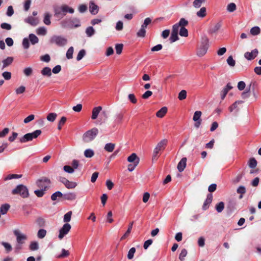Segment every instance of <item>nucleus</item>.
I'll list each match as a JSON object with an SVG mask.
<instances>
[{
  "label": "nucleus",
  "instance_id": "c03bdc74",
  "mask_svg": "<svg viewBox=\"0 0 261 261\" xmlns=\"http://www.w3.org/2000/svg\"><path fill=\"white\" fill-rule=\"evenodd\" d=\"M57 117V115L55 113H50L47 116L46 119L50 122H54Z\"/></svg>",
  "mask_w": 261,
  "mask_h": 261
},
{
  "label": "nucleus",
  "instance_id": "37998d69",
  "mask_svg": "<svg viewBox=\"0 0 261 261\" xmlns=\"http://www.w3.org/2000/svg\"><path fill=\"white\" fill-rule=\"evenodd\" d=\"M86 33L88 37H90L95 34V30L92 27H89L86 30Z\"/></svg>",
  "mask_w": 261,
  "mask_h": 261
},
{
  "label": "nucleus",
  "instance_id": "f257e3e1",
  "mask_svg": "<svg viewBox=\"0 0 261 261\" xmlns=\"http://www.w3.org/2000/svg\"><path fill=\"white\" fill-rule=\"evenodd\" d=\"M74 12V9L66 5H63L61 7H57L54 9L55 16L59 19L63 18L66 15L67 13L68 12L70 14H73Z\"/></svg>",
  "mask_w": 261,
  "mask_h": 261
},
{
  "label": "nucleus",
  "instance_id": "bb28decb",
  "mask_svg": "<svg viewBox=\"0 0 261 261\" xmlns=\"http://www.w3.org/2000/svg\"><path fill=\"white\" fill-rule=\"evenodd\" d=\"M41 73L44 76L50 77L51 75V70L49 67H45L41 70Z\"/></svg>",
  "mask_w": 261,
  "mask_h": 261
},
{
  "label": "nucleus",
  "instance_id": "6e6d98bb",
  "mask_svg": "<svg viewBox=\"0 0 261 261\" xmlns=\"http://www.w3.org/2000/svg\"><path fill=\"white\" fill-rule=\"evenodd\" d=\"M187 97V91L185 90H182L178 94V98L180 100H182Z\"/></svg>",
  "mask_w": 261,
  "mask_h": 261
},
{
  "label": "nucleus",
  "instance_id": "72a5a7b5",
  "mask_svg": "<svg viewBox=\"0 0 261 261\" xmlns=\"http://www.w3.org/2000/svg\"><path fill=\"white\" fill-rule=\"evenodd\" d=\"M1 244L4 247L7 253H9L12 250V247L10 243L5 242H2Z\"/></svg>",
  "mask_w": 261,
  "mask_h": 261
},
{
  "label": "nucleus",
  "instance_id": "338daca9",
  "mask_svg": "<svg viewBox=\"0 0 261 261\" xmlns=\"http://www.w3.org/2000/svg\"><path fill=\"white\" fill-rule=\"evenodd\" d=\"M123 45L122 44H116L115 46V49L116 53L118 55L121 54L123 49Z\"/></svg>",
  "mask_w": 261,
  "mask_h": 261
},
{
  "label": "nucleus",
  "instance_id": "b1692460",
  "mask_svg": "<svg viewBox=\"0 0 261 261\" xmlns=\"http://www.w3.org/2000/svg\"><path fill=\"white\" fill-rule=\"evenodd\" d=\"M188 24V21L186 20L184 18H182L180 19L179 21L174 24L173 26L175 27L176 26L177 29L179 30V27H185V26H187Z\"/></svg>",
  "mask_w": 261,
  "mask_h": 261
},
{
  "label": "nucleus",
  "instance_id": "20e7f679",
  "mask_svg": "<svg viewBox=\"0 0 261 261\" xmlns=\"http://www.w3.org/2000/svg\"><path fill=\"white\" fill-rule=\"evenodd\" d=\"M42 132L40 129H37L33 133H27L19 138V142L22 143L31 141L33 139L37 138L41 134Z\"/></svg>",
  "mask_w": 261,
  "mask_h": 261
},
{
  "label": "nucleus",
  "instance_id": "7c9ffc66",
  "mask_svg": "<svg viewBox=\"0 0 261 261\" xmlns=\"http://www.w3.org/2000/svg\"><path fill=\"white\" fill-rule=\"evenodd\" d=\"M206 15V9L205 7H202L197 12L196 15L200 18L204 17Z\"/></svg>",
  "mask_w": 261,
  "mask_h": 261
},
{
  "label": "nucleus",
  "instance_id": "4d7b16f0",
  "mask_svg": "<svg viewBox=\"0 0 261 261\" xmlns=\"http://www.w3.org/2000/svg\"><path fill=\"white\" fill-rule=\"evenodd\" d=\"M179 34L182 37H187L188 36V30L185 27H181Z\"/></svg>",
  "mask_w": 261,
  "mask_h": 261
},
{
  "label": "nucleus",
  "instance_id": "774afa93",
  "mask_svg": "<svg viewBox=\"0 0 261 261\" xmlns=\"http://www.w3.org/2000/svg\"><path fill=\"white\" fill-rule=\"evenodd\" d=\"M25 91V87L24 86H21L15 90L16 94H20L23 93Z\"/></svg>",
  "mask_w": 261,
  "mask_h": 261
},
{
  "label": "nucleus",
  "instance_id": "39448f33",
  "mask_svg": "<svg viewBox=\"0 0 261 261\" xmlns=\"http://www.w3.org/2000/svg\"><path fill=\"white\" fill-rule=\"evenodd\" d=\"M98 133V129L94 127L85 132L83 135V140L85 142H89L94 140Z\"/></svg>",
  "mask_w": 261,
  "mask_h": 261
},
{
  "label": "nucleus",
  "instance_id": "6e6552de",
  "mask_svg": "<svg viewBox=\"0 0 261 261\" xmlns=\"http://www.w3.org/2000/svg\"><path fill=\"white\" fill-rule=\"evenodd\" d=\"M29 40L32 45H35L38 43V38L34 34H30L29 35V38H24L22 40V46L25 49H28L30 47Z\"/></svg>",
  "mask_w": 261,
  "mask_h": 261
},
{
  "label": "nucleus",
  "instance_id": "a878e982",
  "mask_svg": "<svg viewBox=\"0 0 261 261\" xmlns=\"http://www.w3.org/2000/svg\"><path fill=\"white\" fill-rule=\"evenodd\" d=\"M168 140L167 139H164L159 142L156 147L160 150H162L165 148L167 144Z\"/></svg>",
  "mask_w": 261,
  "mask_h": 261
},
{
  "label": "nucleus",
  "instance_id": "ddd939ff",
  "mask_svg": "<svg viewBox=\"0 0 261 261\" xmlns=\"http://www.w3.org/2000/svg\"><path fill=\"white\" fill-rule=\"evenodd\" d=\"M258 54V50L257 48L252 50L250 52L247 51L244 54V58L248 61L254 59Z\"/></svg>",
  "mask_w": 261,
  "mask_h": 261
},
{
  "label": "nucleus",
  "instance_id": "412c9836",
  "mask_svg": "<svg viewBox=\"0 0 261 261\" xmlns=\"http://www.w3.org/2000/svg\"><path fill=\"white\" fill-rule=\"evenodd\" d=\"M101 110L102 107L100 106L94 107L92 110L91 119L93 120L96 119Z\"/></svg>",
  "mask_w": 261,
  "mask_h": 261
},
{
  "label": "nucleus",
  "instance_id": "3c124183",
  "mask_svg": "<svg viewBox=\"0 0 261 261\" xmlns=\"http://www.w3.org/2000/svg\"><path fill=\"white\" fill-rule=\"evenodd\" d=\"M243 101L241 100H238L235 101L232 105H231L229 108V110L230 112H232L234 110L237 108L238 104L242 103Z\"/></svg>",
  "mask_w": 261,
  "mask_h": 261
},
{
  "label": "nucleus",
  "instance_id": "c9c22d12",
  "mask_svg": "<svg viewBox=\"0 0 261 261\" xmlns=\"http://www.w3.org/2000/svg\"><path fill=\"white\" fill-rule=\"evenodd\" d=\"M36 32L38 35L45 36L47 34V30L44 27L38 28Z\"/></svg>",
  "mask_w": 261,
  "mask_h": 261
},
{
  "label": "nucleus",
  "instance_id": "5701e85b",
  "mask_svg": "<svg viewBox=\"0 0 261 261\" xmlns=\"http://www.w3.org/2000/svg\"><path fill=\"white\" fill-rule=\"evenodd\" d=\"M13 58L12 57H8L6 59H4L2 61L3 66L2 69L6 68L7 67L10 66L13 61Z\"/></svg>",
  "mask_w": 261,
  "mask_h": 261
},
{
  "label": "nucleus",
  "instance_id": "e433bc0d",
  "mask_svg": "<svg viewBox=\"0 0 261 261\" xmlns=\"http://www.w3.org/2000/svg\"><path fill=\"white\" fill-rule=\"evenodd\" d=\"M133 223H134V222H132L131 223H130L129 226H128V227L127 228V230H126V231L125 232V233L124 234V235L121 237V240H124L126 237H127L128 236V235L129 234L131 230H132V227H133Z\"/></svg>",
  "mask_w": 261,
  "mask_h": 261
},
{
  "label": "nucleus",
  "instance_id": "680f3d73",
  "mask_svg": "<svg viewBox=\"0 0 261 261\" xmlns=\"http://www.w3.org/2000/svg\"><path fill=\"white\" fill-rule=\"evenodd\" d=\"M23 73L27 76H30L33 73V69L31 67H27L23 69Z\"/></svg>",
  "mask_w": 261,
  "mask_h": 261
},
{
  "label": "nucleus",
  "instance_id": "dca6fc26",
  "mask_svg": "<svg viewBox=\"0 0 261 261\" xmlns=\"http://www.w3.org/2000/svg\"><path fill=\"white\" fill-rule=\"evenodd\" d=\"M213 195L211 193H209L207 195L206 199L204 201L202 205V209L204 211L206 210L208 208L210 204L212 203L213 200Z\"/></svg>",
  "mask_w": 261,
  "mask_h": 261
},
{
  "label": "nucleus",
  "instance_id": "aec40b11",
  "mask_svg": "<svg viewBox=\"0 0 261 261\" xmlns=\"http://www.w3.org/2000/svg\"><path fill=\"white\" fill-rule=\"evenodd\" d=\"M99 7L97 5L95 4L93 2H90L89 4V11L93 15H96L98 13Z\"/></svg>",
  "mask_w": 261,
  "mask_h": 261
},
{
  "label": "nucleus",
  "instance_id": "69168bd1",
  "mask_svg": "<svg viewBox=\"0 0 261 261\" xmlns=\"http://www.w3.org/2000/svg\"><path fill=\"white\" fill-rule=\"evenodd\" d=\"M227 64L231 67H233L235 66L236 61L233 60L232 57L230 56L227 59Z\"/></svg>",
  "mask_w": 261,
  "mask_h": 261
},
{
  "label": "nucleus",
  "instance_id": "f8f14e48",
  "mask_svg": "<svg viewBox=\"0 0 261 261\" xmlns=\"http://www.w3.org/2000/svg\"><path fill=\"white\" fill-rule=\"evenodd\" d=\"M58 180L63 183L67 189H73L77 186L76 182L70 181L64 177H59Z\"/></svg>",
  "mask_w": 261,
  "mask_h": 261
},
{
  "label": "nucleus",
  "instance_id": "c756f323",
  "mask_svg": "<svg viewBox=\"0 0 261 261\" xmlns=\"http://www.w3.org/2000/svg\"><path fill=\"white\" fill-rule=\"evenodd\" d=\"M63 198L68 200H73L76 198V194L74 193H68L63 194Z\"/></svg>",
  "mask_w": 261,
  "mask_h": 261
},
{
  "label": "nucleus",
  "instance_id": "5fc2aeb1",
  "mask_svg": "<svg viewBox=\"0 0 261 261\" xmlns=\"http://www.w3.org/2000/svg\"><path fill=\"white\" fill-rule=\"evenodd\" d=\"M187 255V250L184 248L181 250V252L179 255V259L181 261H184L185 260V257Z\"/></svg>",
  "mask_w": 261,
  "mask_h": 261
},
{
  "label": "nucleus",
  "instance_id": "13d9d810",
  "mask_svg": "<svg viewBox=\"0 0 261 261\" xmlns=\"http://www.w3.org/2000/svg\"><path fill=\"white\" fill-rule=\"evenodd\" d=\"M236 205V202L234 200H230L227 204V208L230 210H232L235 208Z\"/></svg>",
  "mask_w": 261,
  "mask_h": 261
},
{
  "label": "nucleus",
  "instance_id": "0e129e2a",
  "mask_svg": "<svg viewBox=\"0 0 261 261\" xmlns=\"http://www.w3.org/2000/svg\"><path fill=\"white\" fill-rule=\"evenodd\" d=\"M146 34L145 29L141 27L140 29L137 33V35L139 37H144Z\"/></svg>",
  "mask_w": 261,
  "mask_h": 261
},
{
  "label": "nucleus",
  "instance_id": "7ed1b4c3",
  "mask_svg": "<svg viewBox=\"0 0 261 261\" xmlns=\"http://www.w3.org/2000/svg\"><path fill=\"white\" fill-rule=\"evenodd\" d=\"M50 44H56L58 46L63 47L67 44V40L65 37L60 35H53L49 39Z\"/></svg>",
  "mask_w": 261,
  "mask_h": 261
},
{
  "label": "nucleus",
  "instance_id": "2eb2a0df",
  "mask_svg": "<svg viewBox=\"0 0 261 261\" xmlns=\"http://www.w3.org/2000/svg\"><path fill=\"white\" fill-rule=\"evenodd\" d=\"M178 29H177L176 26L172 27V30L171 32V36L169 38L170 42L173 43L178 40L179 38L178 36Z\"/></svg>",
  "mask_w": 261,
  "mask_h": 261
},
{
  "label": "nucleus",
  "instance_id": "8fccbe9b",
  "mask_svg": "<svg viewBox=\"0 0 261 261\" xmlns=\"http://www.w3.org/2000/svg\"><path fill=\"white\" fill-rule=\"evenodd\" d=\"M69 255V252L68 250H65V249H62V253L57 256V258H62L66 257H67Z\"/></svg>",
  "mask_w": 261,
  "mask_h": 261
},
{
  "label": "nucleus",
  "instance_id": "423d86ee",
  "mask_svg": "<svg viewBox=\"0 0 261 261\" xmlns=\"http://www.w3.org/2000/svg\"><path fill=\"white\" fill-rule=\"evenodd\" d=\"M208 39L205 37L202 38L200 46L197 48V55L199 57L204 56L207 52L209 46Z\"/></svg>",
  "mask_w": 261,
  "mask_h": 261
},
{
  "label": "nucleus",
  "instance_id": "393cba45",
  "mask_svg": "<svg viewBox=\"0 0 261 261\" xmlns=\"http://www.w3.org/2000/svg\"><path fill=\"white\" fill-rule=\"evenodd\" d=\"M168 111V109L166 107H164L162 108L160 110H159L156 113V116L159 118H163L165 114L167 113Z\"/></svg>",
  "mask_w": 261,
  "mask_h": 261
},
{
  "label": "nucleus",
  "instance_id": "f704fd0d",
  "mask_svg": "<svg viewBox=\"0 0 261 261\" xmlns=\"http://www.w3.org/2000/svg\"><path fill=\"white\" fill-rule=\"evenodd\" d=\"M250 33L252 35L256 36L260 34V29L259 27L255 26L250 29Z\"/></svg>",
  "mask_w": 261,
  "mask_h": 261
},
{
  "label": "nucleus",
  "instance_id": "4468645a",
  "mask_svg": "<svg viewBox=\"0 0 261 261\" xmlns=\"http://www.w3.org/2000/svg\"><path fill=\"white\" fill-rule=\"evenodd\" d=\"M201 114V112L199 111L195 112L194 114L193 120L195 122L194 126L196 128H199L201 123L202 120L200 118Z\"/></svg>",
  "mask_w": 261,
  "mask_h": 261
},
{
  "label": "nucleus",
  "instance_id": "603ef678",
  "mask_svg": "<svg viewBox=\"0 0 261 261\" xmlns=\"http://www.w3.org/2000/svg\"><path fill=\"white\" fill-rule=\"evenodd\" d=\"M236 5L234 3L229 4L227 6V10L229 12H233L236 10Z\"/></svg>",
  "mask_w": 261,
  "mask_h": 261
},
{
  "label": "nucleus",
  "instance_id": "9d476101",
  "mask_svg": "<svg viewBox=\"0 0 261 261\" xmlns=\"http://www.w3.org/2000/svg\"><path fill=\"white\" fill-rule=\"evenodd\" d=\"M13 233L16 238L17 243L23 244L28 239L27 236L25 234L21 233L18 229L14 230Z\"/></svg>",
  "mask_w": 261,
  "mask_h": 261
},
{
  "label": "nucleus",
  "instance_id": "cd10ccee",
  "mask_svg": "<svg viewBox=\"0 0 261 261\" xmlns=\"http://www.w3.org/2000/svg\"><path fill=\"white\" fill-rule=\"evenodd\" d=\"M221 25L220 22L217 23L214 27L210 29L208 32L211 34L216 33L220 29Z\"/></svg>",
  "mask_w": 261,
  "mask_h": 261
},
{
  "label": "nucleus",
  "instance_id": "49530a36",
  "mask_svg": "<svg viewBox=\"0 0 261 261\" xmlns=\"http://www.w3.org/2000/svg\"><path fill=\"white\" fill-rule=\"evenodd\" d=\"M72 215V212L69 211L66 214H65L63 218V221L65 222L66 223H68V222H69L71 220Z\"/></svg>",
  "mask_w": 261,
  "mask_h": 261
},
{
  "label": "nucleus",
  "instance_id": "4be33fe9",
  "mask_svg": "<svg viewBox=\"0 0 261 261\" xmlns=\"http://www.w3.org/2000/svg\"><path fill=\"white\" fill-rule=\"evenodd\" d=\"M140 159L137 156V154L135 153H133L127 158V161L128 162L134 163V164H139Z\"/></svg>",
  "mask_w": 261,
  "mask_h": 261
},
{
  "label": "nucleus",
  "instance_id": "58836bf2",
  "mask_svg": "<svg viewBox=\"0 0 261 261\" xmlns=\"http://www.w3.org/2000/svg\"><path fill=\"white\" fill-rule=\"evenodd\" d=\"M63 196V194L62 193V192L60 191H57L51 195V199L53 201H55L58 198L62 197Z\"/></svg>",
  "mask_w": 261,
  "mask_h": 261
},
{
  "label": "nucleus",
  "instance_id": "09e8293b",
  "mask_svg": "<svg viewBox=\"0 0 261 261\" xmlns=\"http://www.w3.org/2000/svg\"><path fill=\"white\" fill-rule=\"evenodd\" d=\"M46 234V230L44 229H40L37 232V237L39 239L44 238Z\"/></svg>",
  "mask_w": 261,
  "mask_h": 261
},
{
  "label": "nucleus",
  "instance_id": "2f4dec72",
  "mask_svg": "<svg viewBox=\"0 0 261 261\" xmlns=\"http://www.w3.org/2000/svg\"><path fill=\"white\" fill-rule=\"evenodd\" d=\"M115 147V144L112 143H107L105 146V149L108 152H112Z\"/></svg>",
  "mask_w": 261,
  "mask_h": 261
},
{
  "label": "nucleus",
  "instance_id": "a211bd4d",
  "mask_svg": "<svg viewBox=\"0 0 261 261\" xmlns=\"http://www.w3.org/2000/svg\"><path fill=\"white\" fill-rule=\"evenodd\" d=\"M187 158H182L177 164V169L179 172H182L185 169L187 165Z\"/></svg>",
  "mask_w": 261,
  "mask_h": 261
},
{
  "label": "nucleus",
  "instance_id": "864d4df0",
  "mask_svg": "<svg viewBox=\"0 0 261 261\" xmlns=\"http://www.w3.org/2000/svg\"><path fill=\"white\" fill-rule=\"evenodd\" d=\"M86 55V50L84 49H81L79 52L77 57L76 60L80 61L83 59V58Z\"/></svg>",
  "mask_w": 261,
  "mask_h": 261
},
{
  "label": "nucleus",
  "instance_id": "bf43d9fd",
  "mask_svg": "<svg viewBox=\"0 0 261 261\" xmlns=\"http://www.w3.org/2000/svg\"><path fill=\"white\" fill-rule=\"evenodd\" d=\"M123 119V114L122 113H119L116 115L115 122L116 123H121Z\"/></svg>",
  "mask_w": 261,
  "mask_h": 261
},
{
  "label": "nucleus",
  "instance_id": "a18cd8bd",
  "mask_svg": "<svg viewBox=\"0 0 261 261\" xmlns=\"http://www.w3.org/2000/svg\"><path fill=\"white\" fill-rule=\"evenodd\" d=\"M74 51V48L72 46L70 47L67 51L66 53V58L68 59H71L73 58V53Z\"/></svg>",
  "mask_w": 261,
  "mask_h": 261
},
{
  "label": "nucleus",
  "instance_id": "f03ea898",
  "mask_svg": "<svg viewBox=\"0 0 261 261\" xmlns=\"http://www.w3.org/2000/svg\"><path fill=\"white\" fill-rule=\"evenodd\" d=\"M60 24L63 28L72 29L81 26L80 19L76 17L64 19L60 22Z\"/></svg>",
  "mask_w": 261,
  "mask_h": 261
},
{
  "label": "nucleus",
  "instance_id": "79ce46f5",
  "mask_svg": "<svg viewBox=\"0 0 261 261\" xmlns=\"http://www.w3.org/2000/svg\"><path fill=\"white\" fill-rule=\"evenodd\" d=\"M21 177H22L21 174H9L4 178V180H10V179H14V178H21Z\"/></svg>",
  "mask_w": 261,
  "mask_h": 261
},
{
  "label": "nucleus",
  "instance_id": "6ab92c4d",
  "mask_svg": "<svg viewBox=\"0 0 261 261\" xmlns=\"http://www.w3.org/2000/svg\"><path fill=\"white\" fill-rule=\"evenodd\" d=\"M24 22L32 26H36L38 24V20L37 18L29 16L24 19Z\"/></svg>",
  "mask_w": 261,
  "mask_h": 261
},
{
  "label": "nucleus",
  "instance_id": "ea45409f",
  "mask_svg": "<svg viewBox=\"0 0 261 261\" xmlns=\"http://www.w3.org/2000/svg\"><path fill=\"white\" fill-rule=\"evenodd\" d=\"M215 207L217 212L221 213L224 208V203L221 201L216 205Z\"/></svg>",
  "mask_w": 261,
  "mask_h": 261
},
{
  "label": "nucleus",
  "instance_id": "c85d7f7f",
  "mask_svg": "<svg viewBox=\"0 0 261 261\" xmlns=\"http://www.w3.org/2000/svg\"><path fill=\"white\" fill-rule=\"evenodd\" d=\"M10 207V204L5 203L2 204L0 207V212L2 215L6 214Z\"/></svg>",
  "mask_w": 261,
  "mask_h": 261
},
{
  "label": "nucleus",
  "instance_id": "0eeeda50",
  "mask_svg": "<svg viewBox=\"0 0 261 261\" xmlns=\"http://www.w3.org/2000/svg\"><path fill=\"white\" fill-rule=\"evenodd\" d=\"M12 193L14 195L19 194L23 198H27L29 196L27 187L23 185H18L12 190Z\"/></svg>",
  "mask_w": 261,
  "mask_h": 261
},
{
  "label": "nucleus",
  "instance_id": "473e14b6",
  "mask_svg": "<svg viewBox=\"0 0 261 261\" xmlns=\"http://www.w3.org/2000/svg\"><path fill=\"white\" fill-rule=\"evenodd\" d=\"M50 17H51V15L48 12L45 13L44 17L43 18V22L46 25H48L50 24V23H51L50 20Z\"/></svg>",
  "mask_w": 261,
  "mask_h": 261
},
{
  "label": "nucleus",
  "instance_id": "1a4fd4ad",
  "mask_svg": "<svg viewBox=\"0 0 261 261\" xmlns=\"http://www.w3.org/2000/svg\"><path fill=\"white\" fill-rule=\"evenodd\" d=\"M50 184V180L46 177H42L36 181V185L37 187L45 191L49 189Z\"/></svg>",
  "mask_w": 261,
  "mask_h": 261
},
{
  "label": "nucleus",
  "instance_id": "a19ab883",
  "mask_svg": "<svg viewBox=\"0 0 261 261\" xmlns=\"http://www.w3.org/2000/svg\"><path fill=\"white\" fill-rule=\"evenodd\" d=\"M29 248L31 251L37 250L39 249V244L36 241L32 242L30 243Z\"/></svg>",
  "mask_w": 261,
  "mask_h": 261
},
{
  "label": "nucleus",
  "instance_id": "4c0bfd02",
  "mask_svg": "<svg viewBox=\"0 0 261 261\" xmlns=\"http://www.w3.org/2000/svg\"><path fill=\"white\" fill-rule=\"evenodd\" d=\"M257 162L255 158H251L248 161V166L250 168L253 169L257 166Z\"/></svg>",
  "mask_w": 261,
  "mask_h": 261
},
{
  "label": "nucleus",
  "instance_id": "f3484780",
  "mask_svg": "<svg viewBox=\"0 0 261 261\" xmlns=\"http://www.w3.org/2000/svg\"><path fill=\"white\" fill-rule=\"evenodd\" d=\"M232 89V86H231L230 83H227L226 86L222 89L221 92V98L223 100L225 98L226 95L228 93V91Z\"/></svg>",
  "mask_w": 261,
  "mask_h": 261
},
{
  "label": "nucleus",
  "instance_id": "e2e57ef3",
  "mask_svg": "<svg viewBox=\"0 0 261 261\" xmlns=\"http://www.w3.org/2000/svg\"><path fill=\"white\" fill-rule=\"evenodd\" d=\"M2 76L5 80L8 81L11 79L12 74L10 72L5 71L2 73Z\"/></svg>",
  "mask_w": 261,
  "mask_h": 261
},
{
  "label": "nucleus",
  "instance_id": "9b49d317",
  "mask_svg": "<svg viewBox=\"0 0 261 261\" xmlns=\"http://www.w3.org/2000/svg\"><path fill=\"white\" fill-rule=\"evenodd\" d=\"M71 228L69 223H65L62 227L59 230V234L58 238L60 240L62 239L70 231Z\"/></svg>",
  "mask_w": 261,
  "mask_h": 261
},
{
  "label": "nucleus",
  "instance_id": "052dcab7",
  "mask_svg": "<svg viewBox=\"0 0 261 261\" xmlns=\"http://www.w3.org/2000/svg\"><path fill=\"white\" fill-rule=\"evenodd\" d=\"M135 252H136L135 248H134V247L131 248L128 251V252L127 254V258L129 259H132L134 257V255Z\"/></svg>",
  "mask_w": 261,
  "mask_h": 261
},
{
  "label": "nucleus",
  "instance_id": "de8ad7c7",
  "mask_svg": "<svg viewBox=\"0 0 261 261\" xmlns=\"http://www.w3.org/2000/svg\"><path fill=\"white\" fill-rule=\"evenodd\" d=\"M94 154V151L91 149H86L84 151V155L86 158H92Z\"/></svg>",
  "mask_w": 261,
  "mask_h": 261
}]
</instances>
